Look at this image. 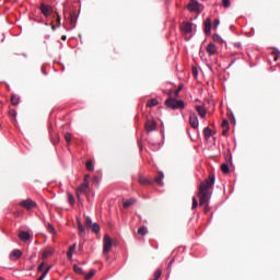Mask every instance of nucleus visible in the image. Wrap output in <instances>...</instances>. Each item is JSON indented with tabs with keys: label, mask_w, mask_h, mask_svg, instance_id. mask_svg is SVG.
Wrapping results in <instances>:
<instances>
[{
	"label": "nucleus",
	"mask_w": 280,
	"mask_h": 280,
	"mask_svg": "<svg viewBox=\"0 0 280 280\" xmlns=\"http://www.w3.org/2000/svg\"><path fill=\"white\" fill-rule=\"evenodd\" d=\"M14 215H16V218H19V212H15Z\"/></svg>",
	"instance_id": "obj_57"
},
{
	"label": "nucleus",
	"mask_w": 280,
	"mask_h": 280,
	"mask_svg": "<svg viewBox=\"0 0 280 280\" xmlns=\"http://www.w3.org/2000/svg\"><path fill=\"white\" fill-rule=\"evenodd\" d=\"M75 252V244L71 245L69 247V250L67 252L68 259H73V253Z\"/></svg>",
	"instance_id": "obj_23"
},
{
	"label": "nucleus",
	"mask_w": 280,
	"mask_h": 280,
	"mask_svg": "<svg viewBox=\"0 0 280 280\" xmlns=\"http://www.w3.org/2000/svg\"><path fill=\"white\" fill-rule=\"evenodd\" d=\"M84 248L83 244H79V250H82Z\"/></svg>",
	"instance_id": "obj_55"
},
{
	"label": "nucleus",
	"mask_w": 280,
	"mask_h": 280,
	"mask_svg": "<svg viewBox=\"0 0 280 280\" xmlns=\"http://www.w3.org/2000/svg\"><path fill=\"white\" fill-rule=\"evenodd\" d=\"M212 38H213L214 43H222V37H220V35H218V34H214L212 36Z\"/></svg>",
	"instance_id": "obj_39"
},
{
	"label": "nucleus",
	"mask_w": 280,
	"mask_h": 280,
	"mask_svg": "<svg viewBox=\"0 0 280 280\" xmlns=\"http://www.w3.org/2000/svg\"><path fill=\"white\" fill-rule=\"evenodd\" d=\"M90 230L92 231V233H100V224L93 223Z\"/></svg>",
	"instance_id": "obj_30"
},
{
	"label": "nucleus",
	"mask_w": 280,
	"mask_h": 280,
	"mask_svg": "<svg viewBox=\"0 0 280 280\" xmlns=\"http://www.w3.org/2000/svg\"><path fill=\"white\" fill-rule=\"evenodd\" d=\"M215 185V175L209 177L199 185L198 198L200 207H205V213H209V201L211 200V189Z\"/></svg>",
	"instance_id": "obj_1"
},
{
	"label": "nucleus",
	"mask_w": 280,
	"mask_h": 280,
	"mask_svg": "<svg viewBox=\"0 0 280 280\" xmlns=\"http://www.w3.org/2000/svg\"><path fill=\"white\" fill-rule=\"evenodd\" d=\"M52 255H54V248L47 247L46 249H44L42 254V259H49V257H51Z\"/></svg>",
	"instance_id": "obj_16"
},
{
	"label": "nucleus",
	"mask_w": 280,
	"mask_h": 280,
	"mask_svg": "<svg viewBox=\"0 0 280 280\" xmlns=\"http://www.w3.org/2000/svg\"><path fill=\"white\" fill-rule=\"evenodd\" d=\"M84 224L86 229H91L93 226V221L91 220V218L86 217Z\"/></svg>",
	"instance_id": "obj_33"
},
{
	"label": "nucleus",
	"mask_w": 280,
	"mask_h": 280,
	"mask_svg": "<svg viewBox=\"0 0 280 280\" xmlns=\"http://www.w3.org/2000/svg\"><path fill=\"white\" fill-rule=\"evenodd\" d=\"M110 248H113V238L108 234L104 235L103 238V255L108 259V253H110Z\"/></svg>",
	"instance_id": "obj_3"
},
{
	"label": "nucleus",
	"mask_w": 280,
	"mask_h": 280,
	"mask_svg": "<svg viewBox=\"0 0 280 280\" xmlns=\"http://www.w3.org/2000/svg\"><path fill=\"white\" fill-rule=\"evenodd\" d=\"M89 192V180L83 182V184L77 189V198H80V194Z\"/></svg>",
	"instance_id": "obj_10"
},
{
	"label": "nucleus",
	"mask_w": 280,
	"mask_h": 280,
	"mask_svg": "<svg viewBox=\"0 0 280 280\" xmlns=\"http://www.w3.org/2000/svg\"><path fill=\"white\" fill-rule=\"evenodd\" d=\"M198 207V200L196 197L192 198V209H196Z\"/></svg>",
	"instance_id": "obj_46"
},
{
	"label": "nucleus",
	"mask_w": 280,
	"mask_h": 280,
	"mask_svg": "<svg viewBox=\"0 0 280 280\" xmlns=\"http://www.w3.org/2000/svg\"><path fill=\"white\" fill-rule=\"evenodd\" d=\"M94 180H96V182H97V177H94Z\"/></svg>",
	"instance_id": "obj_58"
},
{
	"label": "nucleus",
	"mask_w": 280,
	"mask_h": 280,
	"mask_svg": "<svg viewBox=\"0 0 280 280\" xmlns=\"http://www.w3.org/2000/svg\"><path fill=\"white\" fill-rule=\"evenodd\" d=\"M89 178H91V175H85V176H84V182H83V183H86V180H89Z\"/></svg>",
	"instance_id": "obj_54"
},
{
	"label": "nucleus",
	"mask_w": 280,
	"mask_h": 280,
	"mask_svg": "<svg viewBox=\"0 0 280 280\" xmlns=\"http://www.w3.org/2000/svg\"><path fill=\"white\" fill-rule=\"evenodd\" d=\"M183 89H185V84L184 83H179L177 89H176V97H178V92L183 91Z\"/></svg>",
	"instance_id": "obj_40"
},
{
	"label": "nucleus",
	"mask_w": 280,
	"mask_h": 280,
	"mask_svg": "<svg viewBox=\"0 0 280 280\" xmlns=\"http://www.w3.org/2000/svg\"><path fill=\"white\" fill-rule=\"evenodd\" d=\"M203 135H205L206 139H211V135H212L211 128L206 127L203 129Z\"/></svg>",
	"instance_id": "obj_29"
},
{
	"label": "nucleus",
	"mask_w": 280,
	"mask_h": 280,
	"mask_svg": "<svg viewBox=\"0 0 280 280\" xmlns=\"http://www.w3.org/2000/svg\"><path fill=\"white\" fill-rule=\"evenodd\" d=\"M222 5H223V8H225V9L231 8V0H222Z\"/></svg>",
	"instance_id": "obj_38"
},
{
	"label": "nucleus",
	"mask_w": 280,
	"mask_h": 280,
	"mask_svg": "<svg viewBox=\"0 0 280 280\" xmlns=\"http://www.w3.org/2000/svg\"><path fill=\"white\" fill-rule=\"evenodd\" d=\"M32 235H30V232H25V231H21L19 233V238L21 240V242H30Z\"/></svg>",
	"instance_id": "obj_15"
},
{
	"label": "nucleus",
	"mask_w": 280,
	"mask_h": 280,
	"mask_svg": "<svg viewBox=\"0 0 280 280\" xmlns=\"http://www.w3.org/2000/svg\"><path fill=\"white\" fill-rule=\"evenodd\" d=\"M85 167L88 172H93V170H95V166L93 165V161L91 160L85 163Z\"/></svg>",
	"instance_id": "obj_28"
},
{
	"label": "nucleus",
	"mask_w": 280,
	"mask_h": 280,
	"mask_svg": "<svg viewBox=\"0 0 280 280\" xmlns=\"http://www.w3.org/2000/svg\"><path fill=\"white\" fill-rule=\"evenodd\" d=\"M9 115H10V117H12L13 119H16V110H15V109H10V110H9Z\"/></svg>",
	"instance_id": "obj_43"
},
{
	"label": "nucleus",
	"mask_w": 280,
	"mask_h": 280,
	"mask_svg": "<svg viewBox=\"0 0 280 280\" xmlns=\"http://www.w3.org/2000/svg\"><path fill=\"white\" fill-rule=\"evenodd\" d=\"M228 133H229V128H223V131H222L223 137H226Z\"/></svg>",
	"instance_id": "obj_52"
},
{
	"label": "nucleus",
	"mask_w": 280,
	"mask_h": 280,
	"mask_svg": "<svg viewBox=\"0 0 280 280\" xmlns=\"http://www.w3.org/2000/svg\"><path fill=\"white\" fill-rule=\"evenodd\" d=\"M168 98L165 101V106L166 108L171 109V110H176V98H174V92H170L168 93Z\"/></svg>",
	"instance_id": "obj_6"
},
{
	"label": "nucleus",
	"mask_w": 280,
	"mask_h": 280,
	"mask_svg": "<svg viewBox=\"0 0 280 280\" xmlns=\"http://www.w3.org/2000/svg\"><path fill=\"white\" fill-rule=\"evenodd\" d=\"M39 10L42 12V14H44V16L46 19H48V16H50L51 14H54V7L49 5V4H45V3H42L39 5Z\"/></svg>",
	"instance_id": "obj_5"
},
{
	"label": "nucleus",
	"mask_w": 280,
	"mask_h": 280,
	"mask_svg": "<svg viewBox=\"0 0 280 280\" xmlns=\"http://www.w3.org/2000/svg\"><path fill=\"white\" fill-rule=\"evenodd\" d=\"M154 106H159V101L156 98H151L147 102V107L152 108Z\"/></svg>",
	"instance_id": "obj_21"
},
{
	"label": "nucleus",
	"mask_w": 280,
	"mask_h": 280,
	"mask_svg": "<svg viewBox=\"0 0 280 280\" xmlns=\"http://www.w3.org/2000/svg\"><path fill=\"white\" fill-rule=\"evenodd\" d=\"M221 172H223V174H229V172H230L229 164H226V163L222 164Z\"/></svg>",
	"instance_id": "obj_34"
},
{
	"label": "nucleus",
	"mask_w": 280,
	"mask_h": 280,
	"mask_svg": "<svg viewBox=\"0 0 280 280\" xmlns=\"http://www.w3.org/2000/svg\"><path fill=\"white\" fill-rule=\"evenodd\" d=\"M25 58H27L26 54H13L11 57V61L13 62V65H22Z\"/></svg>",
	"instance_id": "obj_8"
},
{
	"label": "nucleus",
	"mask_w": 280,
	"mask_h": 280,
	"mask_svg": "<svg viewBox=\"0 0 280 280\" xmlns=\"http://www.w3.org/2000/svg\"><path fill=\"white\" fill-rule=\"evenodd\" d=\"M182 250H185V247H182Z\"/></svg>",
	"instance_id": "obj_59"
},
{
	"label": "nucleus",
	"mask_w": 280,
	"mask_h": 280,
	"mask_svg": "<svg viewBox=\"0 0 280 280\" xmlns=\"http://www.w3.org/2000/svg\"><path fill=\"white\" fill-rule=\"evenodd\" d=\"M275 60H278V58H277V57H275Z\"/></svg>",
	"instance_id": "obj_60"
},
{
	"label": "nucleus",
	"mask_w": 280,
	"mask_h": 280,
	"mask_svg": "<svg viewBox=\"0 0 280 280\" xmlns=\"http://www.w3.org/2000/svg\"><path fill=\"white\" fill-rule=\"evenodd\" d=\"M20 207H22L23 209H26V211H32V209H36L37 205L35 203L34 200H32L31 198L26 199V200H22L19 202Z\"/></svg>",
	"instance_id": "obj_4"
},
{
	"label": "nucleus",
	"mask_w": 280,
	"mask_h": 280,
	"mask_svg": "<svg viewBox=\"0 0 280 280\" xmlns=\"http://www.w3.org/2000/svg\"><path fill=\"white\" fill-rule=\"evenodd\" d=\"M189 121H190L191 128L196 130L199 126L198 116L196 114H190Z\"/></svg>",
	"instance_id": "obj_14"
},
{
	"label": "nucleus",
	"mask_w": 280,
	"mask_h": 280,
	"mask_svg": "<svg viewBox=\"0 0 280 280\" xmlns=\"http://www.w3.org/2000/svg\"><path fill=\"white\" fill-rule=\"evenodd\" d=\"M218 25H220V20H214L213 21V27L215 30V27H218Z\"/></svg>",
	"instance_id": "obj_51"
},
{
	"label": "nucleus",
	"mask_w": 280,
	"mask_h": 280,
	"mask_svg": "<svg viewBox=\"0 0 280 280\" xmlns=\"http://www.w3.org/2000/svg\"><path fill=\"white\" fill-rule=\"evenodd\" d=\"M203 25H205V34L209 36V34H211V19L207 18Z\"/></svg>",
	"instance_id": "obj_17"
},
{
	"label": "nucleus",
	"mask_w": 280,
	"mask_h": 280,
	"mask_svg": "<svg viewBox=\"0 0 280 280\" xmlns=\"http://www.w3.org/2000/svg\"><path fill=\"white\" fill-rule=\"evenodd\" d=\"M50 130V141L54 145H58L60 143V135L51 132V126L49 127Z\"/></svg>",
	"instance_id": "obj_13"
},
{
	"label": "nucleus",
	"mask_w": 280,
	"mask_h": 280,
	"mask_svg": "<svg viewBox=\"0 0 280 280\" xmlns=\"http://www.w3.org/2000/svg\"><path fill=\"white\" fill-rule=\"evenodd\" d=\"M163 178H165V175H163L161 172H159L154 178L155 183L160 185V187H163Z\"/></svg>",
	"instance_id": "obj_20"
},
{
	"label": "nucleus",
	"mask_w": 280,
	"mask_h": 280,
	"mask_svg": "<svg viewBox=\"0 0 280 280\" xmlns=\"http://www.w3.org/2000/svg\"><path fill=\"white\" fill-rule=\"evenodd\" d=\"M52 19H55V21L57 23V27H60V21H62V19L60 18V14H58V12H55L52 14Z\"/></svg>",
	"instance_id": "obj_25"
},
{
	"label": "nucleus",
	"mask_w": 280,
	"mask_h": 280,
	"mask_svg": "<svg viewBox=\"0 0 280 280\" xmlns=\"http://www.w3.org/2000/svg\"><path fill=\"white\" fill-rule=\"evenodd\" d=\"M73 270L77 272V275H82V269L78 265L73 266Z\"/></svg>",
	"instance_id": "obj_42"
},
{
	"label": "nucleus",
	"mask_w": 280,
	"mask_h": 280,
	"mask_svg": "<svg viewBox=\"0 0 280 280\" xmlns=\"http://www.w3.org/2000/svg\"><path fill=\"white\" fill-rule=\"evenodd\" d=\"M174 261H175V258L173 257V258L170 260V262H168V267H167L168 270L172 268V265L174 264Z\"/></svg>",
	"instance_id": "obj_49"
},
{
	"label": "nucleus",
	"mask_w": 280,
	"mask_h": 280,
	"mask_svg": "<svg viewBox=\"0 0 280 280\" xmlns=\"http://www.w3.org/2000/svg\"><path fill=\"white\" fill-rule=\"evenodd\" d=\"M47 229H48V232H49V233H51V234L56 233V229H54V225H51V224H49V223H48V225H47Z\"/></svg>",
	"instance_id": "obj_45"
},
{
	"label": "nucleus",
	"mask_w": 280,
	"mask_h": 280,
	"mask_svg": "<svg viewBox=\"0 0 280 280\" xmlns=\"http://www.w3.org/2000/svg\"><path fill=\"white\" fill-rule=\"evenodd\" d=\"M196 110H197L199 117H201L202 119H205V117H207V109L203 106L197 105Z\"/></svg>",
	"instance_id": "obj_18"
},
{
	"label": "nucleus",
	"mask_w": 280,
	"mask_h": 280,
	"mask_svg": "<svg viewBox=\"0 0 280 280\" xmlns=\"http://www.w3.org/2000/svg\"><path fill=\"white\" fill-rule=\"evenodd\" d=\"M161 275H162L161 269H156L155 272H154V279H153V280H159V279H161Z\"/></svg>",
	"instance_id": "obj_37"
},
{
	"label": "nucleus",
	"mask_w": 280,
	"mask_h": 280,
	"mask_svg": "<svg viewBox=\"0 0 280 280\" xmlns=\"http://www.w3.org/2000/svg\"><path fill=\"white\" fill-rule=\"evenodd\" d=\"M144 128L147 130V132H152L153 130H156V121L154 120H147Z\"/></svg>",
	"instance_id": "obj_11"
},
{
	"label": "nucleus",
	"mask_w": 280,
	"mask_h": 280,
	"mask_svg": "<svg viewBox=\"0 0 280 280\" xmlns=\"http://www.w3.org/2000/svg\"><path fill=\"white\" fill-rule=\"evenodd\" d=\"M138 235H148V229L145 226H140L138 229Z\"/></svg>",
	"instance_id": "obj_31"
},
{
	"label": "nucleus",
	"mask_w": 280,
	"mask_h": 280,
	"mask_svg": "<svg viewBox=\"0 0 280 280\" xmlns=\"http://www.w3.org/2000/svg\"><path fill=\"white\" fill-rule=\"evenodd\" d=\"M206 51L209 54V56H215V54H218V47L215 46V44L210 43L207 46Z\"/></svg>",
	"instance_id": "obj_12"
},
{
	"label": "nucleus",
	"mask_w": 280,
	"mask_h": 280,
	"mask_svg": "<svg viewBox=\"0 0 280 280\" xmlns=\"http://www.w3.org/2000/svg\"><path fill=\"white\" fill-rule=\"evenodd\" d=\"M19 102H20V98L18 95H12L11 96V104L12 106H19Z\"/></svg>",
	"instance_id": "obj_27"
},
{
	"label": "nucleus",
	"mask_w": 280,
	"mask_h": 280,
	"mask_svg": "<svg viewBox=\"0 0 280 280\" xmlns=\"http://www.w3.org/2000/svg\"><path fill=\"white\" fill-rule=\"evenodd\" d=\"M61 40H67V36H66V35H62V36H61Z\"/></svg>",
	"instance_id": "obj_56"
},
{
	"label": "nucleus",
	"mask_w": 280,
	"mask_h": 280,
	"mask_svg": "<svg viewBox=\"0 0 280 280\" xmlns=\"http://www.w3.org/2000/svg\"><path fill=\"white\" fill-rule=\"evenodd\" d=\"M135 202H137V199H129L124 202L122 207H124V209H128L129 207H132V205H135Z\"/></svg>",
	"instance_id": "obj_24"
},
{
	"label": "nucleus",
	"mask_w": 280,
	"mask_h": 280,
	"mask_svg": "<svg viewBox=\"0 0 280 280\" xmlns=\"http://www.w3.org/2000/svg\"><path fill=\"white\" fill-rule=\"evenodd\" d=\"M78 231H79L80 237H84L86 235V232L84 230V225H82L81 222H78Z\"/></svg>",
	"instance_id": "obj_22"
},
{
	"label": "nucleus",
	"mask_w": 280,
	"mask_h": 280,
	"mask_svg": "<svg viewBox=\"0 0 280 280\" xmlns=\"http://www.w3.org/2000/svg\"><path fill=\"white\" fill-rule=\"evenodd\" d=\"M140 185H152V182H150L148 178L140 176L139 177Z\"/></svg>",
	"instance_id": "obj_26"
},
{
	"label": "nucleus",
	"mask_w": 280,
	"mask_h": 280,
	"mask_svg": "<svg viewBox=\"0 0 280 280\" xmlns=\"http://www.w3.org/2000/svg\"><path fill=\"white\" fill-rule=\"evenodd\" d=\"M22 257H23V252H21V249H13L9 254L10 261H18V259H21Z\"/></svg>",
	"instance_id": "obj_9"
},
{
	"label": "nucleus",
	"mask_w": 280,
	"mask_h": 280,
	"mask_svg": "<svg viewBox=\"0 0 280 280\" xmlns=\"http://www.w3.org/2000/svg\"><path fill=\"white\" fill-rule=\"evenodd\" d=\"M179 31L183 34V36H185V39L189 40V38H191V36H189V34H191V32L194 31L191 22L180 23Z\"/></svg>",
	"instance_id": "obj_2"
},
{
	"label": "nucleus",
	"mask_w": 280,
	"mask_h": 280,
	"mask_svg": "<svg viewBox=\"0 0 280 280\" xmlns=\"http://www.w3.org/2000/svg\"><path fill=\"white\" fill-rule=\"evenodd\" d=\"M52 32H56V25H54V22L50 23Z\"/></svg>",
	"instance_id": "obj_53"
},
{
	"label": "nucleus",
	"mask_w": 280,
	"mask_h": 280,
	"mask_svg": "<svg viewBox=\"0 0 280 280\" xmlns=\"http://www.w3.org/2000/svg\"><path fill=\"white\" fill-rule=\"evenodd\" d=\"M222 128H229V120L224 119L221 124Z\"/></svg>",
	"instance_id": "obj_47"
},
{
	"label": "nucleus",
	"mask_w": 280,
	"mask_h": 280,
	"mask_svg": "<svg viewBox=\"0 0 280 280\" xmlns=\"http://www.w3.org/2000/svg\"><path fill=\"white\" fill-rule=\"evenodd\" d=\"M95 269L90 270L88 275H85V280L92 279V277H95Z\"/></svg>",
	"instance_id": "obj_35"
},
{
	"label": "nucleus",
	"mask_w": 280,
	"mask_h": 280,
	"mask_svg": "<svg viewBox=\"0 0 280 280\" xmlns=\"http://www.w3.org/2000/svg\"><path fill=\"white\" fill-rule=\"evenodd\" d=\"M70 25L72 27H75V15H73V14L70 15Z\"/></svg>",
	"instance_id": "obj_41"
},
{
	"label": "nucleus",
	"mask_w": 280,
	"mask_h": 280,
	"mask_svg": "<svg viewBox=\"0 0 280 280\" xmlns=\"http://www.w3.org/2000/svg\"><path fill=\"white\" fill-rule=\"evenodd\" d=\"M188 10H190V12H202L205 7L196 0H191L188 4Z\"/></svg>",
	"instance_id": "obj_7"
},
{
	"label": "nucleus",
	"mask_w": 280,
	"mask_h": 280,
	"mask_svg": "<svg viewBox=\"0 0 280 280\" xmlns=\"http://www.w3.org/2000/svg\"><path fill=\"white\" fill-rule=\"evenodd\" d=\"M68 202L71 205V207L75 205V198L73 197V195H71V192H68Z\"/></svg>",
	"instance_id": "obj_32"
},
{
	"label": "nucleus",
	"mask_w": 280,
	"mask_h": 280,
	"mask_svg": "<svg viewBox=\"0 0 280 280\" xmlns=\"http://www.w3.org/2000/svg\"><path fill=\"white\" fill-rule=\"evenodd\" d=\"M192 75H194L195 78H198V69L192 68Z\"/></svg>",
	"instance_id": "obj_50"
},
{
	"label": "nucleus",
	"mask_w": 280,
	"mask_h": 280,
	"mask_svg": "<svg viewBox=\"0 0 280 280\" xmlns=\"http://www.w3.org/2000/svg\"><path fill=\"white\" fill-rule=\"evenodd\" d=\"M65 139L68 145H71V133L67 132L65 133Z\"/></svg>",
	"instance_id": "obj_36"
},
{
	"label": "nucleus",
	"mask_w": 280,
	"mask_h": 280,
	"mask_svg": "<svg viewBox=\"0 0 280 280\" xmlns=\"http://www.w3.org/2000/svg\"><path fill=\"white\" fill-rule=\"evenodd\" d=\"M49 270H51V266L46 267V269L44 270V272L42 273V276H43L44 278H46L47 275L49 273Z\"/></svg>",
	"instance_id": "obj_44"
},
{
	"label": "nucleus",
	"mask_w": 280,
	"mask_h": 280,
	"mask_svg": "<svg viewBox=\"0 0 280 280\" xmlns=\"http://www.w3.org/2000/svg\"><path fill=\"white\" fill-rule=\"evenodd\" d=\"M187 108V103L183 100H176V109L177 110H185Z\"/></svg>",
	"instance_id": "obj_19"
},
{
	"label": "nucleus",
	"mask_w": 280,
	"mask_h": 280,
	"mask_svg": "<svg viewBox=\"0 0 280 280\" xmlns=\"http://www.w3.org/2000/svg\"><path fill=\"white\" fill-rule=\"evenodd\" d=\"M45 268V262H42L38 268H37V271L38 272H43V269Z\"/></svg>",
	"instance_id": "obj_48"
}]
</instances>
